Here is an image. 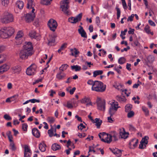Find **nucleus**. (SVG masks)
I'll return each instance as SVG.
<instances>
[{
  "label": "nucleus",
  "instance_id": "f257e3e1",
  "mask_svg": "<svg viewBox=\"0 0 157 157\" xmlns=\"http://www.w3.org/2000/svg\"><path fill=\"white\" fill-rule=\"evenodd\" d=\"M33 47L31 43L26 42L23 46V48L19 53V56L22 59H27L29 56H31L33 54Z\"/></svg>",
  "mask_w": 157,
  "mask_h": 157
},
{
  "label": "nucleus",
  "instance_id": "f03ea898",
  "mask_svg": "<svg viewBox=\"0 0 157 157\" xmlns=\"http://www.w3.org/2000/svg\"><path fill=\"white\" fill-rule=\"evenodd\" d=\"M14 32V29L11 27H4L0 30V34L2 38H7L11 36Z\"/></svg>",
  "mask_w": 157,
  "mask_h": 157
},
{
  "label": "nucleus",
  "instance_id": "7ed1b4c3",
  "mask_svg": "<svg viewBox=\"0 0 157 157\" xmlns=\"http://www.w3.org/2000/svg\"><path fill=\"white\" fill-rule=\"evenodd\" d=\"M106 85H104L102 82L98 81H94V83L92 87V90L99 92L104 91Z\"/></svg>",
  "mask_w": 157,
  "mask_h": 157
},
{
  "label": "nucleus",
  "instance_id": "20e7f679",
  "mask_svg": "<svg viewBox=\"0 0 157 157\" xmlns=\"http://www.w3.org/2000/svg\"><path fill=\"white\" fill-rule=\"evenodd\" d=\"M13 19V18L11 14L8 12H5L1 19V21L2 23H7L12 22Z\"/></svg>",
  "mask_w": 157,
  "mask_h": 157
},
{
  "label": "nucleus",
  "instance_id": "39448f33",
  "mask_svg": "<svg viewBox=\"0 0 157 157\" xmlns=\"http://www.w3.org/2000/svg\"><path fill=\"white\" fill-rule=\"evenodd\" d=\"M119 107L118 106V102L113 100L111 104V106L109 109V115L112 116L117 111L118 108Z\"/></svg>",
  "mask_w": 157,
  "mask_h": 157
},
{
  "label": "nucleus",
  "instance_id": "423d86ee",
  "mask_svg": "<svg viewBox=\"0 0 157 157\" xmlns=\"http://www.w3.org/2000/svg\"><path fill=\"white\" fill-rule=\"evenodd\" d=\"M48 25L51 30L54 32L57 28L58 25L56 20L51 19L48 21Z\"/></svg>",
  "mask_w": 157,
  "mask_h": 157
},
{
  "label": "nucleus",
  "instance_id": "0eeeda50",
  "mask_svg": "<svg viewBox=\"0 0 157 157\" xmlns=\"http://www.w3.org/2000/svg\"><path fill=\"white\" fill-rule=\"evenodd\" d=\"M105 102L104 100H101L99 98L97 102L98 109L102 111H104L105 110Z\"/></svg>",
  "mask_w": 157,
  "mask_h": 157
},
{
  "label": "nucleus",
  "instance_id": "6e6552de",
  "mask_svg": "<svg viewBox=\"0 0 157 157\" xmlns=\"http://www.w3.org/2000/svg\"><path fill=\"white\" fill-rule=\"evenodd\" d=\"M68 4V0H64L62 1V3L61 5V8L62 9V10L67 14L69 13L68 10L69 8Z\"/></svg>",
  "mask_w": 157,
  "mask_h": 157
},
{
  "label": "nucleus",
  "instance_id": "1a4fd4ad",
  "mask_svg": "<svg viewBox=\"0 0 157 157\" xmlns=\"http://www.w3.org/2000/svg\"><path fill=\"white\" fill-rule=\"evenodd\" d=\"M82 14L80 13L75 17H72L69 19V21L72 23H75L81 20Z\"/></svg>",
  "mask_w": 157,
  "mask_h": 157
},
{
  "label": "nucleus",
  "instance_id": "9d476101",
  "mask_svg": "<svg viewBox=\"0 0 157 157\" xmlns=\"http://www.w3.org/2000/svg\"><path fill=\"white\" fill-rule=\"evenodd\" d=\"M35 17L34 13H28L25 16V19L27 22H29L32 21Z\"/></svg>",
  "mask_w": 157,
  "mask_h": 157
},
{
  "label": "nucleus",
  "instance_id": "9b49d317",
  "mask_svg": "<svg viewBox=\"0 0 157 157\" xmlns=\"http://www.w3.org/2000/svg\"><path fill=\"white\" fill-rule=\"evenodd\" d=\"M138 141V140L135 138L131 140L129 143L130 148L131 149L134 148L136 147Z\"/></svg>",
  "mask_w": 157,
  "mask_h": 157
},
{
  "label": "nucleus",
  "instance_id": "f8f14e48",
  "mask_svg": "<svg viewBox=\"0 0 157 157\" xmlns=\"http://www.w3.org/2000/svg\"><path fill=\"white\" fill-rule=\"evenodd\" d=\"M104 134H105V136L104 137V138H102L101 140L108 144L110 143L112 141L111 136L110 134L108 135L106 133H104Z\"/></svg>",
  "mask_w": 157,
  "mask_h": 157
},
{
  "label": "nucleus",
  "instance_id": "ddd939ff",
  "mask_svg": "<svg viewBox=\"0 0 157 157\" xmlns=\"http://www.w3.org/2000/svg\"><path fill=\"white\" fill-rule=\"evenodd\" d=\"M9 66L6 64H4L0 66V74H2L7 71L9 69Z\"/></svg>",
  "mask_w": 157,
  "mask_h": 157
},
{
  "label": "nucleus",
  "instance_id": "4468645a",
  "mask_svg": "<svg viewBox=\"0 0 157 157\" xmlns=\"http://www.w3.org/2000/svg\"><path fill=\"white\" fill-rule=\"evenodd\" d=\"M47 39L48 41V45H54V43L55 42V38L54 36L52 35H49Z\"/></svg>",
  "mask_w": 157,
  "mask_h": 157
},
{
  "label": "nucleus",
  "instance_id": "2eb2a0df",
  "mask_svg": "<svg viewBox=\"0 0 157 157\" xmlns=\"http://www.w3.org/2000/svg\"><path fill=\"white\" fill-rule=\"evenodd\" d=\"M79 29H78L79 33L81 35L82 37L86 38H87V34L86 32L83 29V27L80 25L79 26Z\"/></svg>",
  "mask_w": 157,
  "mask_h": 157
},
{
  "label": "nucleus",
  "instance_id": "dca6fc26",
  "mask_svg": "<svg viewBox=\"0 0 157 157\" xmlns=\"http://www.w3.org/2000/svg\"><path fill=\"white\" fill-rule=\"evenodd\" d=\"M66 75V74L65 73L59 71L56 75V78L59 80H61L64 78Z\"/></svg>",
  "mask_w": 157,
  "mask_h": 157
},
{
  "label": "nucleus",
  "instance_id": "f3484780",
  "mask_svg": "<svg viewBox=\"0 0 157 157\" xmlns=\"http://www.w3.org/2000/svg\"><path fill=\"white\" fill-rule=\"evenodd\" d=\"M120 131L119 132V134L121 138L125 139L128 137V133L126 132L124 128L122 131L121 129H120Z\"/></svg>",
  "mask_w": 157,
  "mask_h": 157
},
{
  "label": "nucleus",
  "instance_id": "a211bd4d",
  "mask_svg": "<svg viewBox=\"0 0 157 157\" xmlns=\"http://www.w3.org/2000/svg\"><path fill=\"white\" fill-rule=\"evenodd\" d=\"M32 133L33 135L36 138H39L40 136V132L36 128H35L32 129Z\"/></svg>",
  "mask_w": 157,
  "mask_h": 157
},
{
  "label": "nucleus",
  "instance_id": "6ab92c4d",
  "mask_svg": "<svg viewBox=\"0 0 157 157\" xmlns=\"http://www.w3.org/2000/svg\"><path fill=\"white\" fill-rule=\"evenodd\" d=\"M109 149L112 151V152L117 156L120 157L121 154V150L117 148L112 149L109 148Z\"/></svg>",
  "mask_w": 157,
  "mask_h": 157
},
{
  "label": "nucleus",
  "instance_id": "aec40b11",
  "mask_svg": "<svg viewBox=\"0 0 157 157\" xmlns=\"http://www.w3.org/2000/svg\"><path fill=\"white\" fill-rule=\"evenodd\" d=\"M35 6L33 0H28L27 7L28 9H31Z\"/></svg>",
  "mask_w": 157,
  "mask_h": 157
},
{
  "label": "nucleus",
  "instance_id": "412c9836",
  "mask_svg": "<svg viewBox=\"0 0 157 157\" xmlns=\"http://www.w3.org/2000/svg\"><path fill=\"white\" fill-rule=\"evenodd\" d=\"M93 122V123H96L95 125L97 126V128H99L102 123V121L99 118H96Z\"/></svg>",
  "mask_w": 157,
  "mask_h": 157
},
{
  "label": "nucleus",
  "instance_id": "4be33fe9",
  "mask_svg": "<svg viewBox=\"0 0 157 157\" xmlns=\"http://www.w3.org/2000/svg\"><path fill=\"white\" fill-rule=\"evenodd\" d=\"M23 34L22 31H19L18 32L15 37V39L16 40H19L22 37Z\"/></svg>",
  "mask_w": 157,
  "mask_h": 157
},
{
  "label": "nucleus",
  "instance_id": "5701e85b",
  "mask_svg": "<svg viewBox=\"0 0 157 157\" xmlns=\"http://www.w3.org/2000/svg\"><path fill=\"white\" fill-rule=\"evenodd\" d=\"M46 145L44 142L40 143L39 144V148L42 152H44L45 151V147Z\"/></svg>",
  "mask_w": 157,
  "mask_h": 157
},
{
  "label": "nucleus",
  "instance_id": "b1692460",
  "mask_svg": "<svg viewBox=\"0 0 157 157\" xmlns=\"http://www.w3.org/2000/svg\"><path fill=\"white\" fill-rule=\"evenodd\" d=\"M116 99L117 101L121 102H124L126 100V99L124 96L121 97L118 95L116 96Z\"/></svg>",
  "mask_w": 157,
  "mask_h": 157
},
{
  "label": "nucleus",
  "instance_id": "393cba45",
  "mask_svg": "<svg viewBox=\"0 0 157 157\" xmlns=\"http://www.w3.org/2000/svg\"><path fill=\"white\" fill-rule=\"evenodd\" d=\"M16 6L20 9H21L23 7L24 3L21 1H17L16 3Z\"/></svg>",
  "mask_w": 157,
  "mask_h": 157
},
{
  "label": "nucleus",
  "instance_id": "a878e982",
  "mask_svg": "<svg viewBox=\"0 0 157 157\" xmlns=\"http://www.w3.org/2000/svg\"><path fill=\"white\" fill-rule=\"evenodd\" d=\"M60 146L56 143L53 144L52 146V148L53 151H56L60 149Z\"/></svg>",
  "mask_w": 157,
  "mask_h": 157
},
{
  "label": "nucleus",
  "instance_id": "bb28decb",
  "mask_svg": "<svg viewBox=\"0 0 157 157\" xmlns=\"http://www.w3.org/2000/svg\"><path fill=\"white\" fill-rule=\"evenodd\" d=\"M30 36L33 38L35 39H37V37H39L38 34H36V32L35 31H33L29 33Z\"/></svg>",
  "mask_w": 157,
  "mask_h": 157
},
{
  "label": "nucleus",
  "instance_id": "cd10ccee",
  "mask_svg": "<svg viewBox=\"0 0 157 157\" xmlns=\"http://www.w3.org/2000/svg\"><path fill=\"white\" fill-rule=\"evenodd\" d=\"M149 139V137L147 136H145L144 138H142L141 142L142 143L144 144L145 147H146V145L147 144L148 142V140Z\"/></svg>",
  "mask_w": 157,
  "mask_h": 157
},
{
  "label": "nucleus",
  "instance_id": "c85d7f7f",
  "mask_svg": "<svg viewBox=\"0 0 157 157\" xmlns=\"http://www.w3.org/2000/svg\"><path fill=\"white\" fill-rule=\"evenodd\" d=\"M110 134L112 138V137L114 138V141H116L117 140V134L115 131L111 132V134Z\"/></svg>",
  "mask_w": 157,
  "mask_h": 157
},
{
  "label": "nucleus",
  "instance_id": "c756f323",
  "mask_svg": "<svg viewBox=\"0 0 157 157\" xmlns=\"http://www.w3.org/2000/svg\"><path fill=\"white\" fill-rule=\"evenodd\" d=\"M103 73L102 70H96L93 72V77H96L97 76L101 75Z\"/></svg>",
  "mask_w": 157,
  "mask_h": 157
},
{
  "label": "nucleus",
  "instance_id": "7c9ffc66",
  "mask_svg": "<svg viewBox=\"0 0 157 157\" xmlns=\"http://www.w3.org/2000/svg\"><path fill=\"white\" fill-rule=\"evenodd\" d=\"M68 67V65L65 64L62 65L59 68V71L63 72L64 70H66Z\"/></svg>",
  "mask_w": 157,
  "mask_h": 157
},
{
  "label": "nucleus",
  "instance_id": "2f4dec72",
  "mask_svg": "<svg viewBox=\"0 0 157 157\" xmlns=\"http://www.w3.org/2000/svg\"><path fill=\"white\" fill-rule=\"evenodd\" d=\"M26 74L29 75H34L35 73L29 67H28L26 71Z\"/></svg>",
  "mask_w": 157,
  "mask_h": 157
},
{
  "label": "nucleus",
  "instance_id": "473e14b6",
  "mask_svg": "<svg viewBox=\"0 0 157 157\" xmlns=\"http://www.w3.org/2000/svg\"><path fill=\"white\" fill-rule=\"evenodd\" d=\"M132 107V105L130 104L127 105L125 106V111L128 112L131 111Z\"/></svg>",
  "mask_w": 157,
  "mask_h": 157
},
{
  "label": "nucleus",
  "instance_id": "72a5a7b5",
  "mask_svg": "<svg viewBox=\"0 0 157 157\" xmlns=\"http://www.w3.org/2000/svg\"><path fill=\"white\" fill-rule=\"evenodd\" d=\"M6 134L8 137L9 141L10 142H12L13 141L12 140V139H13V136L11 135V132L10 131H8L6 132Z\"/></svg>",
  "mask_w": 157,
  "mask_h": 157
},
{
  "label": "nucleus",
  "instance_id": "f704fd0d",
  "mask_svg": "<svg viewBox=\"0 0 157 157\" xmlns=\"http://www.w3.org/2000/svg\"><path fill=\"white\" fill-rule=\"evenodd\" d=\"M71 68L72 70L75 69L76 71H79L81 69V67L78 65L72 66Z\"/></svg>",
  "mask_w": 157,
  "mask_h": 157
},
{
  "label": "nucleus",
  "instance_id": "c9c22d12",
  "mask_svg": "<svg viewBox=\"0 0 157 157\" xmlns=\"http://www.w3.org/2000/svg\"><path fill=\"white\" fill-rule=\"evenodd\" d=\"M12 69L15 73L19 72L21 70L20 67L18 66L13 67Z\"/></svg>",
  "mask_w": 157,
  "mask_h": 157
},
{
  "label": "nucleus",
  "instance_id": "e433bc0d",
  "mask_svg": "<svg viewBox=\"0 0 157 157\" xmlns=\"http://www.w3.org/2000/svg\"><path fill=\"white\" fill-rule=\"evenodd\" d=\"M90 101V99L86 97H85L82 98L81 100V102L82 103L84 104L86 103H87Z\"/></svg>",
  "mask_w": 157,
  "mask_h": 157
},
{
  "label": "nucleus",
  "instance_id": "4c0bfd02",
  "mask_svg": "<svg viewBox=\"0 0 157 157\" xmlns=\"http://www.w3.org/2000/svg\"><path fill=\"white\" fill-rule=\"evenodd\" d=\"M16 97V96H14L10 98H8L6 100V102H10L15 99Z\"/></svg>",
  "mask_w": 157,
  "mask_h": 157
},
{
  "label": "nucleus",
  "instance_id": "58836bf2",
  "mask_svg": "<svg viewBox=\"0 0 157 157\" xmlns=\"http://www.w3.org/2000/svg\"><path fill=\"white\" fill-rule=\"evenodd\" d=\"M143 111L144 112L146 116H147L149 114V111L147 108L145 106H143L142 107Z\"/></svg>",
  "mask_w": 157,
  "mask_h": 157
},
{
  "label": "nucleus",
  "instance_id": "ea45409f",
  "mask_svg": "<svg viewBox=\"0 0 157 157\" xmlns=\"http://www.w3.org/2000/svg\"><path fill=\"white\" fill-rule=\"evenodd\" d=\"M118 62L119 64H122L125 63V59L124 57H121L119 59Z\"/></svg>",
  "mask_w": 157,
  "mask_h": 157
},
{
  "label": "nucleus",
  "instance_id": "a19ab883",
  "mask_svg": "<svg viewBox=\"0 0 157 157\" xmlns=\"http://www.w3.org/2000/svg\"><path fill=\"white\" fill-rule=\"evenodd\" d=\"M148 61L150 63L152 62L154 60V57L152 55H149L147 58Z\"/></svg>",
  "mask_w": 157,
  "mask_h": 157
},
{
  "label": "nucleus",
  "instance_id": "79ce46f5",
  "mask_svg": "<svg viewBox=\"0 0 157 157\" xmlns=\"http://www.w3.org/2000/svg\"><path fill=\"white\" fill-rule=\"evenodd\" d=\"M47 120L50 123L52 124L55 121V119L53 117H48L47 118Z\"/></svg>",
  "mask_w": 157,
  "mask_h": 157
},
{
  "label": "nucleus",
  "instance_id": "37998d69",
  "mask_svg": "<svg viewBox=\"0 0 157 157\" xmlns=\"http://www.w3.org/2000/svg\"><path fill=\"white\" fill-rule=\"evenodd\" d=\"M64 105L66 106L69 109H71L73 108V104L71 103H70L69 101L67 102V105H66L65 104H64Z\"/></svg>",
  "mask_w": 157,
  "mask_h": 157
},
{
  "label": "nucleus",
  "instance_id": "c03bdc74",
  "mask_svg": "<svg viewBox=\"0 0 157 157\" xmlns=\"http://www.w3.org/2000/svg\"><path fill=\"white\" fill-rule=\"evenodd\" d=\"M53 128H51V129H50L48 131V133L49 134V136L51 137H52L53 136Z\"/></svg>",
  "mask_w": 157,
  "mask_h": 157
},
{
  "label": "nucleus",
  "instance_id": "a18cd8bd",
  "mask_svg": "<svg viewBox=\"0 0 157 157\" xmlns=\"http://www.w3.org/2000/svg\"><path fill=\"white\" fill-rule=\"evenodd\" d=\"M29 67L35 73L36 69V66L35 64H32Z\"/></svg>",
  "mask_w": 157,
  "mask_h": 157
},
{
  "label": "nucleus",
  "instance_id": "49530a36",
  "mask_svg": "<svg viewBox=\"0 0 157 157\" xmlns=\"http://www.w3.org/2000/svg\"><path fill=\"white\" fill-rule=\"evenodd\" d=\"M11 143L10 144V147L11 148L12 151H15L16 148L14 144L13 141L12 142H10Z\"/></svg>",
  "mask_w": 157,
  "mask_h": 157
},
{
  "label": "nucleus",
  "instance_id": "de8ad7c7",
  "mask_svg": "<svg viewBox=\"0 0 157 157\" xmlns=\"http://www.w3.org/2000/svg\"><path fill=\"white\" fill-rule=\"evenodd\" d=\"M144 30L148 34H149L150 33V29L149 26L148 25H147L145 28H144Z\"/></svg>",
  "mask_w": 157,
  "mask_h": 157
},
{
  "label": "nucleus",
  "instance_id": "09e8293b",
  "mask_svg": "<svg viewBox=\"0 0 157 157\" xmlns=\"http://www.w3.org/2000/svg\"><path fill=\"white\" fill-rule=\"evenodd\" d=\"M31 153V150L29 148L28 146L27 145L25 146L24 153Z\"/></svg>",
  "mask_w": 157,
  "mask_h": 157
},
{
  "label": "nucleus",
  "instance_id": "8fccbe9b",
  "mask_svg": "<svg viewBox=\"0 0 157 157\" xmlns=\"http://www.w3.org/2000/svg\"><path fill=\"white\" fill-rule=\"evenodd\" d=\"M86 128V126L83 125L82 123H81L78 126V128L79 130L82 131L83 128Z\"/></svg>",
  "mask_w": 157,
  "mask_h": 157
},
{
  "label": "nucleus",
  "instance_id": "3c124183",
  "mask_svg": "<svg viewBox=\"0 0 157 157\" xmlns=\"http://www.w3.org/2000/svg\"><path fill=\"white\" fill-rule=\"evenodd\" d=\"M5 119L7 121H9L11 120V117L7 114H5L3 116Z\"/></svg>",
  "mask_w": 157,
  "mask_h": 157
},
{
  "label": "nucleus",
  "instance_id": "603ef678",
  "mask_svg": "<svg viewBox=\"0 0 157 157\" xmlns=\"http://www.w3.org/2000/svg\"><path fill=\"white\" fill-rule=\"evenodd\" d=\"M134 112L133 111H130L128 112L127 114L128 117L131 118L134 116Z\"/></svg>",
  "mask_w": 157,
  "mask_h": 157
},
{
  "label": "nucleus",
  "instance_id": "864d4df0",
  "mask_svg": "<svg viewBox=\"0 0 157 157\" xmlns=\"http://www.w3.org/2000/svg\"><path fill=\"white\" fill-rule=\"evenodd\" d=\"M129 128L130 130L132 131H135L136 130L135 128L132 125H129Z\"/></svg>",
  "mask_w": 157,
  "mask_h": 157
},
{
  "label": "nucleus",
  "instance_id": "5fc2aeb1",
  "mask_svg": "<svg viewBox=\"0 0 157 157\" xmlns=\"http://www.w3.org/2000/svg\"><path fill=\"white\" fill-rule=\"evenodd\" d=\"M2 4L5 6L7 5L9 3V0H2Z\"/></svg>",
  "mask_w": 157,
  "mask_h": 157
},
{
  "label": "nucleus",
  "instance_id": "6e6d98bb",
  "mask_svg": "<svg viewBox=\"0 0 157 157\" xmlns=\"http://www.w3.org/2000/svg\"><path fill=\"white\" fill-rule=\"evenodd\" d=\"M104 133H105V132L100 133L99 134L98 136L100 138L101 140L102 138H104V137L105 136Z\"/></svg>",
  "mask_w": 157,
  "mask_h": 157
},
{
  "label": "nucleus",
  "instance_id": "4d7b16f0",
  "mask_svg": "<svg viewBox=\"0 0 157 157\" xmlns=\"http://www.w3.org/2000/svg\"><path fill=\"white\" fill-rule=\"evenodd\" d=\"M28 127V125L24 123L22 125V129L24 131H26Z\"/></svg>",
  "mask_w": 157,
  "mask_h": 157
},
{
  "label": "nucleus",
  "instance_id": "13d9d810",
  "mask_svg": "<svg viewBox=\"0 0 157 157\" xmlns=\"http://www.w3.org/2000/svg\"><path fill=\"white\" fill-rule=\"evenodd\" d=\"M111 117L112 116L110 115V117H108L107 118L108 122L111 123H113L114 121V120L113 118H111Z\"/></svg>",
  "mask_w": 157,
  "mask_h": 157
},
{
  "label": "nucleus",
  "instance_id": "bf43d9fd",
  "mask_svg": "<svg viewBox=\"0 0 157 157\" xmlns=\"http://www.w3.org/2000/svg\"><path fill=\"white\" fill-rule=\"evenodd\" d=\"M96 22L98 26L100 24V21L98 17H97L96 18Z\"/></svg>",
  "mask_w": 157,
  "mask_h": 157
},
{
  "label": "nucleus",
  "instance_id": "052dcab7",
  "mask_svg": "<svg viewBox=\"0 0 157 157\" xmlns=\"http://www.w3.org/2000/svg\"><path fill=\"white\" fill-rule=\"evenodd\" d=\"M5 61L3 56L0 55V64L2 63Z\"/></svg>",
  "mask_w": 157,
  "mask_h": 157
},
{
  "label": "nucleus",
  "instance_id": "680f3d73",
  "mask_svg": "<svg viewBox=\"0 0 157 157\" xmlns=\"http://www.w3.org/2000/svg\"><path fill=\"white\" fill-rule=\"evenodd\" d=\"M148 23L149 24L152 26H155V23L151 20H149Z\"/></svg>",
  "mask_w": 157,
  "mask_h": 157
},
{
  "label": "nucleus",
  "instance_id": "e2e57ef3",
  "mask_svg": "<svg viewBox=\"0 0 157 157\" xmlns=\"http://www.w3.org/2000/svg\"><path fill=\"white\" fill-rule=\"evenodd\" d=\"M86 135V134L84 133H78V136L80 138H81L82 137H84Z\"/></svg>",
  "mask_w": 157,
  "mask_h": 157
},
{
  "label": "nucleus",
  "instance_id": "0e129e2a",
  "mask_svg": "<svg viewBox=\"0 0 157 157\" xmlns=\"http://www.w3.org/2000/svg\"><path fill=\"white\" fill-rule=\"evenodd\" d=\"M67 45V44L66 43L63 44V45H62L61 47L60 48V49L62 50H63L66 47V45Z\"/></svg>",
  "mask_w": 157,
  "mask_h": 157
},
{
  "label": "nucleus",
  "instance_id": "69168bd1",
  "mask_svg": "<svg viewBox=\"0 0 157 157\" xmlns=\"http://www.w3.org/2000/svg\"><path fill=\"white\" fill-rule=\"evenodd\" d=\"M134 29H132L131 28H129V30L128 31L129 34H133L134 33Z\"/></svg>",
  "mask_w": 157,
  "mask_h": 157
},
{
  "label": "nucleus",
  "instance_id": "338daca9",
  "mask_svg": "<svg viewBox=\"0 0 157 157\" xmlns=\"http://www.w3.org/2000/svg\"><path fill=\"white\" fill-rule=\"evenodd\" d=\"M31 155V153H28L24 154V157H30Z\"/></svg>",
  "mask_w": 157,
  "mask_h": 157
},
{
  "label": "nucleus",
  "instance_id": "774afa93",
  "mask_svg": "<svg viewBox=\"0 0 157 157\" xmlns=\"http://www.w3.org/2000/svg\"><path fill=\"white\" fill-rule=\"evenodd\" d=\"M94 82L93 80H88V81L87 82V83L90 85H92V86L94 84Z\"/></svg>",
  "mask_w": 157,
  "mask_h": 157
}]
</instances>
